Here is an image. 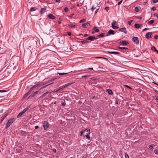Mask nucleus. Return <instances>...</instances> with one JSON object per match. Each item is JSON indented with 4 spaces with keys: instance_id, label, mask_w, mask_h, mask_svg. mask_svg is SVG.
I'll return each instance as SVG.
<instances>
[{
    "instance_id": "60",
    "label": "nucleus",
    "mask_w": 158,
    "mask_h": 158,
    "mask_svg": "<svg viewBox=\"0 0 158 158\" xmlns=\"http://www.w3.org/2000/svg\"><path fill=\"white\" fill-rule=\"evenodd\" d=\"M59 91V90L58 89H54V92H57Z\"/></svg>"
},
{
    "instance_id": "45",
    "label": "nucleus",
    "mask_w": 158,
    "mask_h": 158,
    "mask_svg": "<svg viewBox=\"0 0 158 158\" xmlns=\"http://www.w3.org/2000/svg\"><path fill=\"white\" fill-rule=\"evenodd\" d=\"M153 98L156 100H158V97L157 96H154Z\"/></svg>"
},
{
    "instance_id": "61",
    "label": "nucleus",
    "mask_w": 158,
    "mask_h": 158,
    "mask_svg": "<svg viewBox=\"0 0 158 158\" xmlns=\"http://www.w3.org/2000/svg\"><path fill=\"white\" fill-rule=\"evenodd\" d=\"M63 89V88L62 87V86H60V87L58 89V90H59H59H60V89Z\"/></svg>"
},
{
    "instance_id": "11",
    "label": "nucleus",
    "mask_w": 158,
    "mask_h": 158,
    "mask_svg": "<svg viewBox=\"0 0 158 158\" xmlns=\"http://www.w3.org/2000/svg\"><path fill=\"white\" fill-rule=\"evenodd\" d=\"M107 33L108 34L106 35L107 36H108V35H110L111 34L113 35L114 34V31L113 30H109L108 32Z\"/></svg>"
},
{
    "instance_id": "44",
    "label": "nucleus",
    "mask_w": 158,
    "mask_h": 158,
    "mask_svg": "<svg viewBox=\"0 0 158 158\" xmlns=\"http://www.w3.org/2000/svg\"><path fill=\"white\" fill-rule=\"evenodd\" d=\"M152 1L153 3H156L158 2V0H152Z\"/></svg>"
},
{
    "instance_id": "15",
    "label": "nucleus",
    "mask_w": 158,
    "mask_h": 158,
    "mask_svg": "<svg viewBox=\"0 0 158 158\" xmlns=\"http://www.w3.org/2000/svg\"><path fill=\"white\" fill-rule=\"evenodd\" d=\"M46 10L45 8H42L41 9L40 13L41 14L44 13Z\"/></svg>"
},
{
    "instance_id": "59",
    "label": "nucleus",
    "mask_w": 158,
    "mask_h": 158,
    "mask_svg": "<svg viewBox=\"0 0 158 158\" xmlns=\"http://www.w3.org/2000/svg\"><path fill=\"white\" fill-rule=\"evenodd\" d=\"M68 35L69 36H70L71 35V32H68Z\"/></svg>"
},
{
    "instance_id": "23",
    "label": "nucleus",
    "mask_w": 158,
    "mask_h": 158,
    "mask_svg": "<svg viewBox=\"0 0 158 158\" xmlns=\"http://www.w3.org/2000/svg\"><path fill=\"white\" fill-rule=\"evenodd\" d=\"M52 83H53V82L51 83H50L49 84H48V85H45V86H44L43 87H42L39 90H41V89H44V88H45V87H46L47 86H48L49 85H51V84H52Z\"/></svg>"
},
{
    "instance_id": "43",
    "label": "nucleus",
    "mask_w": 158,
    "mask_h": 158,
    "mask_svg": "<svg viewBox=\"0 0 158 158\" xmlns=\"http://www.w3.org/2000/svg\"><path fill=\"white\" fill-rule=\"evenodd\" d=\"M125 158H129V156L127 154L125 153Z\"/></svg>"
},
{
    "instance_id": "25",
    "label": "nucleus",
    "mask_w": 158,
    "mask_h": 158,
    "mask_svg": "<svg viewBox=\"0 0 158 158\" xmlns=\"http://www.w3.org/2000/svg\"><path fill=\"white\" fill-rule=\"evenodd\" d=\"M29 107H28L27 108H25L23 110V111H21L22 112H23V114H24V113H25L26 111L29 108Z\"/></svg>"
},
{
    "instance_id": "13",
    "label": "nucleus",
    "mask_w": 158,
    "mask_h": 158,
    "mask_svg": "<svg viewBox=\"0 0 158 158\" xmlns=\"http://www.w3.org/2000/svg\"><path fill=\"white\" fill-rule=\"evenodd\" d=\"M48 17L50 19H54L55 18V17L52 14H49L48 15Z\"/></svg>"
},
{
    "instance_id": "22",
    "label": "nucleus",
    "mask_w": 158,
    "mask_h": 158,
    "mask_svg": "<svg viewBox=\"0 0 158 158\" xmlns=\"http://www.w3.org/2000/svg\"><path fill=\"white\" fill-rule=\"evenodd\" d=\"M128 44V42H126L125 41H123L122 42V44L123 45H126Z\"/></svg>"
},
{
    "instance_id": "18",
    "label": "nucleus",
    "mask_w": 158,
    "mask_h": 158,
    "mask_svg": "<svg viewBox=\"0 0 158 158\" xmlns=\"http://www.w3.org/2000/svg\"><path fill=\"white\" fill-rule=\"evenodd\" d=\"M38 92H39V91H36V92L33 93L32 94H31L29 96V97L32 98V97H34L35 94H38Z\"/></svg>"
},
{
    "instance_id": "58",
    "label": "nucleus",
    "mask_w": 158,
    "mask_h": 158,
    "mask_svg": "<svg viewBox=\"0 0 158 158\" xmlns=\"http://www.w3.org/2000/svg\"><path fill=\"white\" fill-rule=\"evenodd\" d=\"M156 8L154 6L152 7V10L153 11L155 10H156Z\"/></svg>"
},
{
    "instance_id": "3",
    "label": "nucleus",
    "mask_w": 158,
    "mask_h": 158,
    "mask_svg": "<svg viewBox=\"0 0 158 158\" xmlns=\"http://www.w3.org/2000/svg\"><path fill=\"white\" fill-rule=\"evenodd\" d=\"M43 127L45 130H46L48 128L49 125L47 121H44Z\"/></svg>"
},
{
    "instance_id": "55",
    "label": "nucleus",
    "mask_w": 158,
    "mask_h": 158,
    "mask_svg": "<svg viewBox=\"0 0 158 158\" xmlns=\"http://www.w3.org/2000/svg\"><path fill=\"white\" fill-rule=\"evenodd\" d=\"M154 38L155 39H158V35H156L154 36Z\"/></svg>"
},
{
    "instance_id": "26",
    "label": "nucleus",
    "mask_w": 158,
    "mask_h": 158,
    "mask_svg": "<svg viewBox=\"0 0 158 158\" xmlns=\"http://www.w3.org/2000/svg\"><path fill=\"white\" fill-rule=\"evenodd\" d=\"M154 21L153 20H151L149 22H148V23L149 24L151 25L153 24L154 23Z\"/></svg>"
},
{
    "instance_id": "28",
    "label": "nucleus",
    "mask_w": 158,
    "mask_h": 158,
    "mask_svg": "<svg viewBox=\"0 0 158 158\" xmlns=\"http://www.w3.org/2000/svg\"><path fill=\"white\" fill-rule=\"evenodd\" d=\"M118 48L121 49H128V48H125V47H118Z\"/></svg>"
},
{
    "instance_id": "31",
    "label": "nucleus",
    "mask_w": 158,
    "mask_h": 158,
    "mask_svg": "<svg viewBox=\"0 0 158 158\" xmlns=\"http://www.w3.org/2000/svg\"><path fill=\"white\" fill-rule=\"evenodd\" d=\"M90 75H87L84 76H82V77H85V78H87V77H89L90 76Z\"/></svg>"
},
{
    "instance_id": "40",
    "label": "nucleus",
    "mask_w": 158,
    "mask_h": 158,
    "mask_svg": "<svg viewBox=\"0 0 158 158\" xmlns=\"http://www.w3.org/2000/svg\"><path fill=\"white\" fill-rule=\"evenodd\" d=\"M133 20H130V21H129L127 22L128 23V24L129 25H131V23L132 22H133Z\"/></svg>"
},
{
    "instance_id": "48",
    "label": "nucleus",
    "mask_w": 158,
    "mask_h": 158,
    "mask_svg": "<svg viewBox=\"0 0 158 158\" xmlns=\"http://www.w3.org/2000/svg\"><path fill=\"white\" fill-rule=\"evenodd\" d=\"M29 94V93H27V94H25L24 96V98H26V97H27V96Z\"/></svg>"
},
{
    "instance_id": "1",
    "label": "nucleus",
    "mask_w": 158,
    "mask_h": 158,
    "mask_svg": "<svg viewBox=\"0 0 158 158\" xmlns=\"http://www.w3.org/2000/svg\"><path fill=\"white\" fill-rule=\"evenodd\" d=\"M15 119L14 118H12L9 120L6 123V125L5 127L6 129H7L11 125L12 123L15 121Z\"/></svg>"
},
{
    "instance_id": "46",
    "label": "nucleus",
    "mask_w": 158,
    "mask_h": 158,
    "mask_svg": "<svg viewBox=\"0 0 158 158\" xmlns=\"http://www.w3.org/2000/svg\"><path fill=\"white\" fill-rule=\"evenodd\" d=\"M73 82H72V83H67V86H69L71 85H72V84H73Z\"/></svg>"
},
{
    "instance_id": "30",
    "label": "nucleus",
    "mask_w": 158,
    "mask_h": 158,
    "mask_svg": "<svg viewBox=\"0 0 158 158\" xmlns=\"http://www.w3.org/2000/svg\"><path fill=\"white\" fill-rule=\"evenodd\" d=\"M81 42L83 44H85L88 43V42L86 40H83L81 41Z\"/></svg>"
},
{
    "instance_id": "49",
    "label": "nucleus",
    "mask_w": 158,
    "mask_h": 158,
    "mask_svg": "<svg viewBox=\"0 0 158 158\" xmlns=\"http://www.w3.org/2000/svg\"><path fill=\"white\" fill-rule=\"evenodd\" d=\"M154 16H156V17L158 18V14H157L156 13H155L154 15Z\"/></svg>"
},
{
    "instance_id": "9",
    "label": "nucleus",
    "mask_w": 158,
    "mask_h": 158,
    "mask_svg": "<svg viewBox=\"0 0 158 158\" xmlns=\"http://www.w3.org/2000/svg\"><path fill=\"white\" fill-rule=\"evenodd\" d=\"M93 31L92 32V33H94V32H98L99 31V30L97 27H95L93 29Z\"/></svg>"
},
{
    "instance_id": "32",
    "label": "nucleus",
    "mask_w": 158,
    "mask_h": 158,
    "mask_svg": "<svg viewBox=\"0 0 158 158\" xmlns=\"http://www.w3.org/2000/svg\"><path fill=\"white\" fill-rule=\"evenodd\" d=\"M36 9L35 7H33L31 8L30 10L31 11H35Z\"/></svg>"
},
{
    "instance_id": "42",
    "label": "nucleus",
    "mask_w": 158,
    "mask_h": 158,
    "mask_svg": "<svg viewBox=\"0 0 158 158\" xmlns=\"http://www.w3.org/2000/svg\"><path fill=\"white\" fill-rule=\"evenodd\" d=\"M96 9V7H95L94 6H93L92 7V8L91 9V10H92V11H93L94 10Z\"/></svg>"
},
{
    "instance_id": "47",
    "label": "nucleus",
    "mask_w": 158,
    "mask_h": 158,
    "mask_svg": "<svg viewBox=\"0 0 158 158\" xmlns=\"http://www.w3.org/2000/svg\"><path fill=\"white\" fill-rule=\"evenodd\" d=\"M87 156L86 154H83L82 158H86Z\"/></svg>"
},
{
    "instance_id": "6",
    "label": "nucleus",
    "mask_w": 158,
    "mask_h": 158,
    "mask_svg": "<svg viewBox=\"0 0 158 158\" xmlns=\"http://www.w3.org/2000/svg\"><path fill=\"white\" fill-rule=\"evenodd\" d=\"M97 38L94 36H90L86 39L87 40H90L93 41L94 40H96Z\"/></svg>"
},
{
    "instance_id": "41",
    "label": "nucleus",
    "mask_w": 158,
    "mask_h": 158,
    "mask_svg": "<svg viewBox=\"0 0 158 158\" xmlns=\"http://www.w3.org/2000/svg\"><path fill=\"white\" fill-rule=\"evenodd\" d=\"M85 136H86L87 139H90V136L88 135L87 134V135Z\"/></svg>"
},
{
    "instance_id": "12",
    "label": "nucleus",
    "mask_w": 158,
    "mask_h": 158,
    "mask_svg": "<svg viewBox=\"0 0 158 158\" xmlns=\"http://www.w3.org/2000/svg\"><path fill=\"white\" fill-rule=\"evenodd\" d=\"M90 25L88 23H84L82 24V27H83L85 28L89 26Z\"/></svg>"
},
{
    "instance_id": "34",
    "label": "nucleus",
    "mask_w": 158,
    "mask_h": 158,
    "mask_svg": "<svg viewBox=\"0 0 158 158\" xmlns=\"http://www.w3.org/2000/svg\"><path fill=\"white\" fill-rule=\"evenodd\" d=\"M67 73H57V74H58L59 75H64Z\"/></svg>"
},
{
    "instance_id": "29",
    "label": "nucleus",
    "mask_w": 158,
    "mask_h": 158,
    "mask_svg": "<svg viewBox=\"0 0 158 158\" xmlns=\"http://www.w3.org/2000/svg\"><path fill=\"white\" fill-rule=\"evenodd\" d=\"M68 26L71 28H74L76 26L75 25H73L72 24H69L68 25Z\"/></svg>"
},
{
    "instance_id": "52",
    "label": "nucleus",
    "mask_w": 158,
    "mask_h": 158,
    "mask_svg": "<svg viewBox=\"0 0 158 158\" xmlns=\"http://www.w3.org/2000/svg\"><path fill=\"white\" fill-rule=\"evenodd\" d=\"M149 148L151 149H152L153 148V146L152 145H149L148 146Z\"/></svg>"
},
{
    "instance_id": "51",
    "label": "nucleus",
    "mask_w": 158,
    "mask_h": 158,
    "mask_svg": "<svg viewBox=\"0 0 158 158\" xmlns=\"http://www.w3.org/2000/svg\"><path fill=\"white\" fill-rule=\"evenodd\" d=\"M84 131L82 130L81 131L80 135L81 136L82 135H83V132Z\"/></svg>"
},
{
    "instance_id": "2",
    "label": "nucleus",
    "mask_w": 158,
    "mask_h": 158,
    "mask_svg": "<svg viewBox=\"0 0 158 158\" xmlns=\"http://www.w3.org/2000/svg\"><path fill=\"white\" fill-rule=\"evenodd\" d=\"M55 79V78H52L47 81H44L40 82V86H42L45 85L47 84L48 83H51Z\"/></svg>"
},
{
    "instance_id": "63",
    "label": "nucleus",
    "mask_w": 158,
    "mask_h": 158,
    "mask_svg": "<svg viewBox=\"0 0 158 158\" xmlns=\"http://www.w3.org/2000/svg\"><path fill=\"white\" fill-rule=\"evenodd\" d=\"M38 128H39V127L38 126H36L35 127V129H38Z\"/></svg>"
},
{
    "instance_id": "24",
    "label": "nucleus",
    "mask_w": 158,
    "mask_h": 158,
    "mask_svg": "<svg viewBox=\"0 0 158 158\" xmlns=\"http://www.w3.org/2000/svg\"><path fill=\"white\" fill-rule=\"evenodd\" d=\"M23 114L22 112H21L17 115V118L20 117Z\"/></svg>"
},
{
    "instance_id": "10",
    "label": "nucleus",
    "mask_w": 158,
    "mask_h": 158,
    "mask_svg": "<svg viewBox=\"0 0 158 158\" xmlns=\"http://www.w3.org/2000/svg\"><path fill=\"white\" fill-rule=\"evenodd\" d=\"M50 94V92H48V91H47L45 93H44V94H43L40 97V98H44L45 96H46V95H47V94Z\"/></svg>"
},
{
    "instance_id": "8",
    "label": "nucleus",
    "mask_w": 158,
    "mask_h": 158,
    "mask_svg": "<svg viewBox=\"0 0 158 158\" xmlns=\"http://www.w3.org/2000/svg\"><path fill=\"white\" fill-rule=\"evenodd\" d=\"M119 31H121V32H123L125 33H126L127 32V31L126 30V28L125 27H123V28H121L119 29Z\"/></svg>"
},
{
    "instance_id": "37",
    "label": "nucleus",
    "mask_w": 158,
    "mask_h": 158,
    "mask_svg": "<svg viewBox=\"0 0 158 158\" xmlns=\"http://www.w3.org/2000/svg\"><path fill=\"white\" fill-rule=\"evenodd\" d=\"M154 153L157 155L158 154V150L157 149H155L154 150Z\"/></svg>"
},
{
    "instance_id": "62",
    "label": "nucleus",
    "mask_w": 158,
    "mask_h": 158,
    "mask_svg": "<svg viewBox=\"0 0 158 158\" xmlns=\"http://www.w3.org/2000/svg\"><path fill=\"white\" fill-rule=\"evenodd\" d=\"M148 28H144V29H143V31H145L146 30H148Z\"/></svg>"
},
{
    "instance_id": "64",
    "label": "nucleus",
    "mask_w": 158,
    "mask_h": 158,
    "mask_svg": "<svg viewBox=\"0 0 158 158\" xmlns=\"http://www.w3.org/2000/svg\"><path fill=\"white\" fill-rule=\"evenodd\" d=\"M88 36V35L87 34H85L84 35V36L85 37H86Z\"/></svg>"
},
{
    "instance_id": "5",
    "label": "nucleus",
    "mask_w": 158,
    "mask_h": 158,
    "mask_svg": "<svg viewBox=\"0 0 158 158\" xmlns=\"http://www.w3.org/2000/svg\"><path fill=\"white\" fill-rule=\"evenodd\" d=\"M132 40L134 42L135 44H138L139 43V40L137 37H134L132 38Z\"/></svg>"
},
{
    "instance_id": "50",
    "label": "nucleus",
    "mask_w": 158,
    "mask_h": 158,
    "mask_svg": "<svg viewBox=\"0 0 158 158\" xmlns=\"http://www.w3.org/2000/svg\"><path fill=\"white\" fill-rule=\"evenodd\" d=\"M67 87V85L66 84L65 85H63V86H62V87L63 88H65V87Z\"/></svg>"
},
{
    "instance_id": "53",
    "label": "nucleus",
    "mask_w": 158,
    "mask_h": 158,
    "mask_svg": "<svg viewBox=\"0 0 158 158\" xmlns=\"http://www.w3.org/2000/svg\"><path fill=\"white\" fill-rule=\"evenodd\" d=\"M52 151L55 153H56V149H55V148H53L52 149Z\"/></svg>"
},
{
    "instance_id": "16",
    "label": "nucleus",
    "mask_w": 158,
    "mask_h": 158,
    "mask_svg": "<svg viewBox=\"0 0 158 158\" xmlns=\"http://www.w3.org/2000/svg\"><path fill=\"white\" fill-rule=\"evenodd\" d=\"M141 26V24H139L138 23L135 24L134 25V27H135L137 28H139Z\"/></svg>"
},
{
    "instance_id": "21",
    "label": "nucleus",
    "mask_w": 158,
    "mask_h": 158,
    "mask_svg": "<svg viewBox=\"0 0 158 158\" xmlns=\"http://www.w3.org/2000/svg\"><path fill=\"white\" fill-rule=\"evenodd\" d=\"M37 86L41 87L40 82H38L37 84L34 85L32 87L34 89Z\"/></svg>"
},
{
    "instance_id": "57",
    "label": "nucleus",
    "mask_w": 158,
    "mask_h": 158,
    "mask_svg": "<svg viewBox=\"0 0 158 158\" xmlns=\"http://www.w3.org/2000/svg\"><path fill=\"white\" fill-rule=\"evenodd\" d=\"M105 9L107 11H108V10L109 9V7H106L105 8Z\"/></svg>"
},
{
    "instance_id": "19",
    "label": "nucleus",
    "mask_w": 158,
    "mask_h": 158,
    "mask_svg": "<svg viewBox=\"0 0 158 158\" xmlns=\"http://www.w3.org/2000/svg\"><path fill=\"white\" fill-rule=\"evenodd\" d=\"M106 91L110 95H112L113 94V92L110 89H107Z\"/></svg>"
},
{
    "instance_id": "38",
    "label": "nucleus",
    "mask_w": 158,
    "mask_h": 158,
    "mask_svg": "<svg viewBox=\"0 0 158 158\" xmlns=\"http://www.w3.org/2000/svg\"><path fill=\"white\" fill-rule=\"evenodd\" d=\"M85 19H83L81 20L80 21L79 23H82L85 22Z\"/></svg>"
},
{
    "instance_id": "36",
    "label": "nucleus",
    "mask_w": 158,
    "mask_h": 158,
    "mask_svg": "<svg viewBox=\"0 0 158 158\" xmlns=\"http://www.w3.org/2000/svg\"><path fill=\"white\" fill-rule=\"evenodd\" d=\"M33 89V88L32 87L28 91V92H27L28 93H29V94L31 92V91Z\"/></svg>"
},
{
    "instance_id": "7",
    "label": "nucleus",
    "mask_w": 158,
    "mask_h": 158,
    "mask_svg": "<svg viewBox=\"0 0 158 158\" xmlns=\"http://www.w3.org/2000/svg\"><path fill=\"white\" fill-rule=\"evenodd\" d=\"M152 34L151 32H149L147 33L146 34V37L148 39L151 38Z\"/></svg>"
},
{
    "instance_id": "56",
    "label": "nucleus",
    "mask_w": 158,
    "mask_h": 158,
    "mask_svg": "<svg viewBox=\"0 0 158 158\" xmlns=\"http://www.w3.org/2000/svg\"><path fill=\"white\" fill-rule=\"evenodd\" d=\"M6 92V90H0V92L2 93Z\"/></svg>"
},
{
    "instance_id": "4",
    "label": "nucleus",
    "mask_w": 158,
    "mask_h": 158,
    "mask_svg": "<svg viewBox=\"0 0 158 158\" xmlns=\"http://www.w3.org/2000/svg\"><path fill=\"white\" fill-rule=\"evenodd\" d=\"M112 24V27L113 29H116L118 28V27L117 26L118 24H117V23L116 21H114L111 24Z\"/></svg>"
},
{
    "instance_id": "20",
    "label": "nucleus",
    "mask_w": 158,
    "mask_h": 158,
    "mask_svg": "<svg viewBox=\"0 0 158 158\" xmlns=\"http://www.w3.org/2000/svg\"><path fill=\"white\" fill-rule=\"evenodd\" d=\"M105 33H101L100 34L98 35H97V37L98 38L103 37L104 36Z\"/></svg>"
},
{
    "instance_id": "27",
    "label": "nucleus",
    "mask_w": 158,
    "mask_h": 158,
    "mask_svg": "<svg viewBox=\"0 0 158 158\" xmlns=\"http://www.w3.org/2000/svg\"><path fill=\"white\" fill-rule=\"evenodd\" d=\"M8 115V113H6L5 116H4V117H2V120H1V122H2L3 120L5 119V118Z\"/></svg>"
},
{
    "instance_id": "39",
    "label": "nucleus",
    "mask_w": 158,
    "mask_h": 158,
    "mask_svg": "<svg viewBox=\"0 0 158 158\" xmlns=\"http://www.w3.org/2000/svg\"><path fill=\"white\" fill-rule=\"evenodd\" d=\"M135 10L136 12H138L139 11V9L137 7H136L135 8Z\"/></svg>"
},
{
    "instance_id": "54",
    "label": "nucleus",
    "mask_w": 158,
    "mask_h": 158,
    "mask_svg": "<svg viewBox=\"0 0 158 158\" xmlns=\"http://www.w3.org/2000/svg\"><path fill=\"white\" fill-rule=\"evenodd\" d=\"M123 2V0H121V1H120V2H119L118 3V5H119L120 4H121V3L122 2Z\"/></svg>"
},
{
    "instance_id": "14",
    "label": "nucleus",
    "mask_w": 158,
    "mask_h": 158,
    "mask_svg": "<svg viewBox=\"0 0 158 158\" xmlns=\"http://www.w3.org/2000/svg\"><path fill=\"white\" fill-rule=\"evenodd\" d=\"M108 52L112 54H119L120 52Z\"/></svg>"
},
{
    "instance_id": "33",
    "label": "nucleus",
    "mask_w": 158,
    "mask_h": 158,
    "mask_svg": "<svg viewBox=\"0 0 158 158\" xmlns=\"http://www.w3.org/2000/svg\"><path fill=\"white\" fill-rule=\"evenodd\" d=\"M151 49L153 51H155L156 50L155 47L154 46H152V47H151Z\"/></svg>"
},
{
    "instance_id": "17",
    "label": "nucleus",
    "mask_w": 158,
    "mask_h": 158,
    "mask_svg": "<svg viewBox=\"0 0 158 158\" xmlns=\"http://www.w3.org/2000/svg\"><path fill=\"white\" fill-rule=\"evenodd\" d=\"M87 132V133H86V134L87 135H89L90 134V130L89 129H85V130L84 131V132Z\"/></svg>"
},
{
    "instance_id": "35",
    "label": "nucleus",
    "mask_w": 158,
    "mask_h": 158,
    "mask_svg": "<svg viewBox=\"0 0 158 158\" xmlns=\"http://www.w3.org/2000/svg\"><path fill=\"white\" fill-rule=\"evenodd\" d=\"M69 9L67 7H65L64 9V11L65 12H67L68 11Z\"/></svg>"
}]
</instances>
